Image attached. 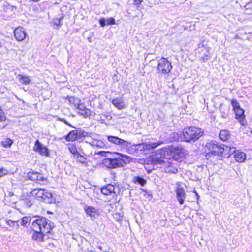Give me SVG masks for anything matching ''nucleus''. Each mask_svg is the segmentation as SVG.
<instances>
[{"mask_svg":"<svg viewBox=\"0 0 252 252\" xmlns=\"http://www.w3.org/2000/svg\"><path fill=\"white\" fill-rule=\"evenodd\" d=\"M203 134V130L195 126L189 127L184 128L183 135L185 141H195L198 140Z\"/></svg>","mask_w":252,"mask_h":252,"instance_id":"obj_1","label":"nucleus"},{"mask_svg":"<svg viewBox=\"0 0 252 252\" xmlns=\"http://www.w3.org/2000/svg\"><path fill=\"white\" fill-rule=\"evenodd\" d=\"M50 220L44 217H38L32 222V227L34 231L49 233L52 228Z\"/></svg>","mask_w":252,"mask_h":252,"instance_id":"obj_2","label":"nucleus"},{"mask_svg":"<svg viewBox=\"0 0 252 252\" xmlns=\"http://www.w3.org/2000/svg\"><path fill=\"white\" fill-rule=\"evenodd\" d=\"M30 194L35 197L41 199L44 202L48 203H51L53 200L52 194L47 190L42 189H34L30 191Z\"/></svg>","mask_w":252,"mask_h":252,"instance_id":"obj_3","label":"nucleus"},{"mask_svg":"<svg viewBox=\"0 0 252 252\" xmlns=\"http://www.w3.org/2000/svg\"><path fill=\"white\" fill-rule=\"evenodd\" d=\"M172 69L171 63L166 58L164 57L160 59L158 61V64L157 67V73L162 74H168Z\"/></svg>","mask_w":252,"mask_h":252,"instance_id":"obj_4","label":"nucleus"},{"mask_svg":"<svg viewBox=\"0 0 252 252\" xmlns=\"http://www.w3.org/2000/svg\"><path fill=\"white\" fill-rule=\"evenodd\" d=\"M103 164L109 168H116L122 167L125 162L121 158H107L103 160Z\"/></svg>","mask_w":252,"mask_h":252,"instance_id":"obj_5","label":"nucleus"},{"mask_svg":"<svg viewBox=\"0 0 252 252\" xmlns=\"http://www.w3.org/2000/svg\"><path fill=\"white\" fill-rule=\"evenodd\" d=\"M205 151L208 154L221 155V145H219L216 142L211 141L208 142L205 145Z\"/></svg>","mask_w":252,"mask_h":252,"instance_id":"obj_6","label":"nucleus"},{"mask_svg":"<svg viewBox=\"0 0 252 252\" xmlns=\"http://www.w3.org/2000/svg\"><path fill=\"white\" fill-rule=\"evenodd\" d=\"M172 147H164L160 150L161 156L165 158V160L160 159L157 161V164H162L168 162V159L172 158Z\"/></svg>","mask_w":252,"mask_h":252,"instance_id":"obj_7","label":"nucleus"},{"mask_svg":"<svg viewBox=\"0 0 252 252\" xmlns=\"http://www.w3.org/2000/svg\"><path fill=\"white\" fill-rule=\"evenodd\" d=\"M33 150L34 152L44 156L49 155V151L46 146L43 145L38 140H37L34 144Z\"/></svg>","mask_w":252,"mask_h":252,"instance_id":"obj_8","label":"nucleus"},{"mask_svg":"<svg viewBox=\"0 0 252 252\" xmlns=\"http://www.w3.org/2000/svg\"><path fill=\"white\" fill-rule=\"evenodd\" d=\"M231 103L236 114V118L241 121L244 118V111L240 108L239 103L236 100L233 99Z\"/></svg>","mask_w":252,"mask_h":252,"instance_id":"obj_9","label":"nucleus"},{"mask_svg":"<svg viewBox=\"0 0 252 252\" xmlns=\"http://www.w3.org/2000/svg\"><path fill=\"white\" fill-rule=\"evenodd\" d=\"M86 133L84 131H78L77 130H72L70 131L66 136L65 139L68 141H73L76 140L78 137L80 136H85Z\"/></svg>","mask_w":252,"mask_h":252,"instance_id":"obj_10","label":"nucleus"},{"mask_svg":"<svg viewBox=\"0 0 252 252\" xmlns=\"http://www.w3.org/2000/svg\"><path fill=\"white\" fill-rule=\"evenodd\" d=\"M34 197L31 195L30 192H29L26 193H23L21 196L20 200L23 201L26 207H30L32 204Z\"/></svg>","mask_w":252,"mask_h":252,"instance_id":"obj_11","label":"nucleus"},{"mask_svg":"<svg viewBox=\"0 0 252 252\" xmlns=\"http://www.w3.org/2000/svg\"><path fill=\"white\" fill-rule=\"evenodd\" d=\"M14 36L18 41L24 40L26 36V33L22 27H18L14 31Z\"/></svg>","mask_w":252,"mask_h":252,"instance_id":"obj_12","label":"nucleus"},{"mask_svg":"<svg viewBox=\"0 0 252 252\" xmlns=\"http://www.w3.org/2000/svg\"><path fill=\"white\" fill-rule=\"evenodd\" d=\"M77 108L78 110V114L84 118L89 117L93 113L89 109L87 108L85 104L82 103L78 105Z\"/></svg>","mask_w":252,"mask_h":252,"instance_id":"obj_13","label":"nucleus"},{"mask_svg":"<svg viewBox=\"0 0 252 252\" xmlns=\"http://www.w3.org/2000/svg\"><path fill=\"white\" fill-rule=\"evenodd\" d=\"M107 139L111 143L117 144V145H123L125 147H128V145L130 144V143L122 139H120L117 137L113 136H108L107 137Z\"/></svg>","mask_w":252,"mask_h":252,"instance_id":"obj_14","label":"nucleus"},{"mask_svg":"<svg viewBox=\"0 0 252 252\" xmlns=\"http://www.w3.org/2000/svg\"><path fill=\"white\" fill-rule=\"evenodd\" d=\"M86 213L92 218H96L99 215V212L97 209L92 206L86 205L84 207Z\"/></svg>","mask_w":252,"mask_h":252,"instance_id":"obj_15","label":"nucleus"},{"mask_svg":"<svg viewBox=\"0 0 252 252\" xmlns=\"http://www.w3.org/2000/svg\"><path fill=\"white\" fill-rule=\"evenodd\" d=\"M177 199L180 204H183L186 198V193L184 189L182 187H177L176 190Z\"/></svg>","mask_w":252,"mask_h":252,"instance_id":"obj_16","label":"nucleus"},{"mask_svg":"<svg viewBox=\"0 0 252 252\" xmlns=\"http://www.w3.org/2000/svg\"><path fill=\"white\" fill-rule=\"evenodd\" d=\"M172 147V158L177 160L178 157H182L184 156V149L180 147Z\"/></svg>","mask_w":252,"mask_h":252,"instance_id":"obj_17","label":"nucleus"},{"mask_svg":"<svg viewBox=\"0 0 252 252\" xmlns=\"http://www.w3.org/2000/svg\"><path fill=\"white\" fill-rule=\"evenodd\" d=\"M28 176L29 178L33 181L43 182L45 180L43 175L37 172H30Z\"/></svg>","mask_w":252,"mask_h":252,"instance_id":"obj_18","label":"nucleus"},{"mask_svg":"<svg viewBox=\"0 0 252 252\" xmlns=\"http://www.w3.org/2000/svg\"><path fill=\"white\" fill-rule=\"evenodd\" d=\"M112 103L119 110H122L126 107L123 98H114L112 99Z\"/></svg>","mask_w":252,"mask_h":252,"instance_id":"obj_19","label":"nucleus"},{"mask_svg":"<svg viewBox=\"0 0 252 252\" xmlns=\"http://www.w3.org/2000/svg\"><path fill=\"white\" fill-rule=\"evenodd\" d=\"M115 188L111 184H108L101 188V191L102 193L105 195H108L114 193Z\"/></svg>","mask_w":252,"mask_h":252,"instance_id":"obj_20","label":"nucleus"},{"mask_svg":"<svg viewBox=\"0 0 252 252\" xmlns=\"http://www.w3.org/2000/svg\"><path fill=\"white\" fill-rule=\"evenodd\" d=\"M45 233V232L39 231H34L32 234V238L33 240L39 242H43Z\"/></svg>","mask_w":252,"mask_h":252,"instance_id":"obj_21","label":"nucleus"},{"mask_svg":"<svg viewBox=\"0 0 252 252\" xmlns=\"http://www.w3.org/2000/svg\"><path fill=\"white\" fill-rule=\"evenodd\" d=\"M17 78L20 83L24 85H28L31 81L30 77L28 75L19 74L17 75Z\"/></svg>","mask_w":252,"mask_h":252,"instance_id":"obj_22","label":"nucleus"},{"mask_svg":"<svg viewBox=\"0 0 252 252\" xmlns=\"http://www.w3.org/2000/svg\"><path fill=\"white\" fill-rule=\"evenodd\" d=\"M234 157L236 160L240 163L244 162L246 158L245 153L240 151L236 152Z\"/></svg>","mask_w":252,"mask_h":252,"instance_id":"obj_23","label":"nucleus"},{"mask_svg":"<svg viewBox=\"0 0 252 252\" xmlns=\"http://www.w3.org/2000/svg\"><path fill=\"white\" fill-rule=\"evenodd\" d=\"M130 144H129L128 145H129ZM138 146V148H140L141 149H143L144 148V144H137V145H130V146H128V147H126V148H127V151H128V152L129 153V154H133L135 151H136V150H137L138 149L136 148V147Z\"/></svg>","mask_w":252,"mask_h":252,"instance_id":"obj_24","label":"nucleus"},{"mask_svg":"<svg viewBox=\"0 0 252 252\" xmlns=\"http://www.w3.org/2000/svg\"><path fill=\"white\" fill-rule=\"evenodd\" d=\"M5 221L7 225L11 227L18 228L19 227L18 224L19 220H13L8 218H6L5 219Z\"/></svg>","mask_w":252,"mask_h":252,"instance_id":"obj_25","label":"nucleus"},{"mask_svg":"<svg viewBox=\"0 0 252 252\" xmlns=\"http://www.w3.org/2000/svg\"><path fill=\"white\" fill-rule=\"evenodd\" d=\"M133 182L135 184H139L141 186H145L147 183V181L141 177L135 176L133 179Z\"/></svg>","mask_w":252,"mask_h":252,"instance_id":"obj_26","label":"nucleus"},{"mask_svg":"<svg viewBox=\"0 0 252 252\" xmlns=\"http://www.w3.org/2000/svg\"><path fill=\"white\" fill-rule=\"evenodd\" d=\"M220 138L223 141L227 140L230 137V134L228 130H222L220 132Z\"/></svg>","mask_w":252,"mask_h":252,"instance_id":"obj_27","label":"nucleus"},{"mask_svg":"<svg viewBox=\"0 0 252 252\" xmlns=\"http://www.w3.org/2000/svg\"><path fill=\"white\" fill-rule=\"evenodd\" d=\"M6 121V117L2 110L0 108V128H3L5 127L6 124L5 123Z\"/></svg>","mask_w":252,"mask_h":252,"instance_id":"obj_28","label":"nucleus"},{"mask_svg":"<svg viewBox=\"0 0 252 252\" xmlns=\"http://www.w3.org/2000/svg\"><path fill=\"white\" fill-rule=\"evenodd\" d=\"M68 148L70 153H72L74 157L76 156L79 154L76 147L73 144H69L68 145Z\"/></svg>","mask_w":252,"mask_h":252,"instance_id":"obj_29","label":"nucleus"},{"mask_svg":"<svg viewBox=\"0 0 252 252\" xmlns=\"http://www.w3.org/2000/svg\"><path fill=\"white\" fill-rule=\"evenodd\" d=\"M229 147V146L225 145H221V155L228 157Z\"/></svg>","mask_w":252,"mask_h":252,"instance_id":"obj_30","label":"nucleus"},{"mask_svg":"<svg viewBox=\"0 0 252 252\" xmlns=\"http://www.w3.org/2000/svg\"><path fill=\"white\" fill-rule=\"evenodd\" d=\"M202 51L204 52V55L201 57V60L205 62L209 59L210 52L209 49L207 48H204Z\"/></svg>","mask_w":252,"mask_h":252,"instance_id":"obj_31","label":"nucleus"},{"mask_svg":"<svg viewBox=\"0 0 252 252\" xmlns=\"http://www.w3.org/2000/svg\"><path fill=\"white\" fill-rule=\"evenodd\" d=\"M69 101L70 103L73 104L76 108L82 103L80 100L73 97H69Z\"/></svg>","mask_w":252,"mask_h":252,"instance_id":"obj_32","label":"nucleus"},{"mask_svg":"<svg viewBox=\"0 0 252 252\" xmlns=\"http://www.w3.org/2000/svg\"><path fill=\"white\" fill-rule=\"evenodd\" d=\"M91 144L93 146L103 148L105 146L104 143L101 140H94L92 141Z\"/></svg>","mask_w":252,"mask_h":252,"instance_id":"obj_33","label":"nucleus"},{"mask_svg":"<svg viewBox=\"0 0 252 252\" xmlns=\"http://www.w3.org/2000/svg\"><path fill=\"white\" fill-rule=\"evenodd\" d=\"M77 159V161L81 163L86 165L87 163V159L85 157H83L81 155L78 154L75 157Z\"/></svg>","mask_w":252,"mask_h":252,"instance_id":"obj_34","label":"nucleus"},{"mask_svg":"<svg viewBox=\"0 0 252 252\" xmlns=\"http://www.w3.org/2000/svg\"><path fill=\"white\" fill-rule=\"evenodd\" d=\"M164 164H165L164 167L166 170V172L173 173H176L177 172L178 170L176 168H172L171 169H170L171 166L169 162Z\"/></svg>","mask_w":252,"mask_h":252,"instance_id":"obj_35","label":"nucleus"},{"mask_svg":"<svg viewBox=\"0 0 252 252\" xmlns=\"http://www.w3.org/2000/svg\"><path fill=\"white\" fill-rule=\"evenodd\" d=\"M12 141L9 138H6L1 142V144L4 147H9L12 144Z\"/></svg>","mask_w":252,"mask_h":252,"instance_id":"obj_36","label":"nucleus"},{"mask_svg":"<svg viewBox=\"0 0 252 252\" xmlns=\"http://www.w3.org/2000/svg\"><path fill=\"white\" fill-rule=\"evenodd\" d=\"M30 220V218L29 217H24L22 218L21 225L23 226H26L27 224L29 223Z\"/></svg>","mask_w":252,"mask_h":252,"instance_id":"obj_37","label":"nucleus"},{"mask_svg":"<svg viewBox=\"0 0 252 252\" xmlns=\"http://www.w3.org/2000/svg\"><path fill=\"white\" fill-rule=\"evenodd\" d=\"M105 20L106 24L107 25L115 24V20L112 17L106 18Z\"/></svg>","mask_w":252,"mask_h":252,"instance_id":"obj_38","label":"nucleus"},{"mask_svg":"<svg viewBox=\"0 0 252 252\" xmlns=\"http://www.w3.org/2000/svg\"><path fill=\"white\" fill-rule=\"evenodd\" d=\"M8 172L7 170L4 168H1L0 169V177H2L8 174Z\"/></svg>","mask_w":252,"mask_h":252,"instance_id":"obj_39","label":"nucleus"},{"mask_svg":"<svg viewBox=\"0 0 252 252\" xmlns=\"http://www.w3.org/2000/svg\"><path fill=\"white\" fill-rule=\"evenodd\" d=\"M63 18V16H62L61 18H56V19H54L53 22H54V24L58 25V26L60 25H61V23H60L61 20H62Z\"/></svg>","mask_w":252,"mask_h":252,"instance_id":"obj_40","label":"nucleus"},{"mask_svg":"<svg viewBox=\"0 0 252 252\" xmlns=\"http://www.w3.org/2000/svg\"><path fill=\"white\" fill-rule=\"evenodd\" d=\"M229 153L228 157H229L231 154L236 152V148L235 147H229Z\"/></svg>","mask_w":252,"mask_h":252,"instance_id":"obj_41","label":"nucleus"},{"mask_svg":"<svg viewBox=\"0 0 252 252\" xmlns=\"http://www.w3.org/2000/svg\"><path fill=\"white\" fill-rule=\"evenodd\" d=\"M99 23L101 27H104L106 25L105 18H102L100 19Z\"/></svg>","mask_w":252,"mask_h":252,"instance_id":"obj_42","label":"nucleus"},{"mask_svg":"<svg viewBox=\"0 0 252 252\" xmlns=\"http://www.w3.org/2000/svg\"><path fill=\"white\" fill-rule=\"evenodd\" d=\"M110 153L109 152L106 151H99L97 154L102 157H106L108 154Z\"/></svg>","mask_w":252,"mask_h":252,"instance_id":"obj_43","label":"nucleus"},{"mask_svg":"<svg viewBox=\"0 0 252 252\" xmlns=\"http://www.w3.org/2000/svg\"><path fill=\"white\" fill-rule=\"evenodd\" d=\"M134 2L135 5H139L142 3V0H134Z\"/></svg>","mask_w":252,"mask_h":252,"instance_id":"obj_44","label":"nucleus"},{"mask_svg":"<svg viewBox=\"0 0 252 252\" xmlns=\"http://www.w3.org/2000/svg\"><path fill=\"white\" fill-rule=\"evenodd\" d=\"M14 195V194L13 192L12 191H8L7 194L6 195V196L7 197H12Z\"/></svg>","mask_w":252,"mask_h":252,"instance_id":"obj_45","label":"nucleus"},{"mask_svg":"<svg viewBox=\"0 0 252 252\" xmlns=\"http://www.w3.org/2000/svg\"><path fill=\"white\" fill-rule=\"evenodd\" d=\"M159 144L158 143H153L150 145L152 148H155L158 146Z\"/></svg>","mask_w":252,"mask_h":252,"instance_id":"obj_46","label":"nucleus"},{"mask_svg":"<svg viewBox=\"0 0 252 252\" xmlns=\"http://www.w3.org/2000/svg\"><path fill=\"white\" fill-rule=\"evenodd\" d=\"M221 116L223 118H226L228 116V113L227 112H225L221 111Z\"/></svg>","mask_w":252,"mask_h":252,"instance_id":"obj_47","label":"nucleus"},{"mask_svg":"<svg viewBox=\"0 0 252 252\" xmlns=\"http://www.w3.org/2000/svg\"><path fill=\"white\" fill-rule=\"evenodd\" d=\"M116 154L117 155H120L121 156H122L123 158H125V159H128L129 158V157L128 156H126V155H121V154L119 153H116Z\"/></svg>","mask_w":252,"mask_h":252,"instance_id":"obj_48","label":"nucleus"},{"mask_svg":"<svg viewBox=\"0 0 252 252\" xmlns=\"http://www.w3.org/2000/svg\"><path fill=\"white\" fill-rule=\"evenodd\" d=\"M105 116L106 118H107L108 120H110L112 119V117L110 115H106L105 114L104 115Z\"/></svg>","mask_w":252,"mask_h":252,"instance_id":"obj_49","label":"nucleus"},{"mask_svg":"<svg viewBox=\"0 0 252 252\" xmlns=\"http://www.w3.org/2000/svg\"><path fill=\"white\" fill-rule=\"evenodd\" d=\"M63 122L66 123V124L68 125L69 126L72 127V126L70 124H68L65 120H64Z\"/></svg>","mask_w":252,"mask_h":252,"instance_id":"obj_50","label":"nucleus"},{"mask_svg":"<svg viewBox=\"0 0 252 252\" xmlns=\"http://www.w3.org/2000/svg\"><path fill=\"white\" fill-rule=\"evenodd\" d=\"M88 40L90 42H91V38H88Z\"/></svg>","mask_w":252,"mask_h":252,"instance_id":"obj_51","label":"nucleus"},{"mask_svg":"<svg viewBox=\"0 0 252 252\" xmlns=\"http://www.w3.org/2000/svg\"><path fill=\"white\" fill-rule=\"evenodd\" d=\"M1 42H0V48H1Z\"/></svg>","mask_w":252,"mask_h":252,"instance_id":"obj_52","label":"nucleus"}]
</instances>
